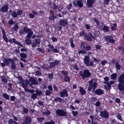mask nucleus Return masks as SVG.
<instances>
[{"label":"nucleus","mask_w":124,"mask_h":124,"mask_svg":"<svg viewBox=\"0 0 124 124\" xmlns=\"http://www.w3.org/2000/svg\"><path fill=\"white\" fill-rule=\"evenodd\" d=\"M79 73L80 76L82 77V79L83 80L89 77L91 75V72L87 69L84 70L83 73L82 71H80L79 72Z\"/></svg>","instance_id":"nucleus-1"},{"label":"nucleus","mask_w":124,"mask_h":124,"mask_svg":"<svg viewBox=\"0 0 124 124\" xmlns=\"http://www.w3.org/2000/svg\"><path fill=\"white\" fill-rule=\"evenodd\" d=\"M89 57L88 56H85L84 59V62L85 65L87 66H94V64L92 62H90Z\"/></svg>","instance_id":"nucleus-2"},{"label":"nucleus","mask_w":124,"mask_h":124,"mask_svg":"<svg viewBox=\"0 0 124 124\" xmlns=\"http://www.w3.org/2000/svg\"><path fill=\"white\" fill-rule=\"evenodd\" d=\"M113 38V37L110 35H107L104 38L105 41H107L108 43H110L112 44L115 42V40Z\"/></svg>","instance_id":"nucleus-3"},{"label":"nucleus","mask_w":124,"mask_h":124,"mask_svg":"<svg viewBox=\"0 0 124 124\" xmlns=\"http://www.w3.org/2000/svg\"><path fill=\"white\" fill-rule=\"evenodd\" d=\"M13 59L10 58H4L3 60V63H1L0 64L1 66L3 68L5 66H8L9 65L11 62H12Z\"/></svg>","instance_id":"nucleus-4"},{"label":"nucleus","mask_w":124,"mask_h":124,"mask_svg":"<svg viewBox=\"0 0 124 124\" xmlns=\"http://www.w3.org/2000/svg\"><path fill=\"white\" fill-rule=\"evenodd\" d=\"M21 84L23 88H24L25 91L28 92L30 93H33L35 92V91L34 90L31 89L30 90L27 88V85L26 84H25L24 80L22 81Z\"/></svg>","instance_id":"nucleus-5"},{"label":"nucleus","mask_w":124,"mask_h":124,"mask_svg":"<svg viewBox=\"0 0 124 124\" xmlns=\"http://www.w3.org/2000/svg\"><path fill=\"white\" fill-rule=\"evenodd\" d=\"M56 113L58 116H67L66 112L62 109H57L56 111Z\"/></svg>","instance_id":"nucleus-6"},{"label":"nucleus","mask_w":124,"mask_h":124,"mask_svg":"<svg viewBox=\"0 0 124 124\" xmlns=\"http://www.w3.org/2000/svg\"><path fill=\"white\" fill-rule=\"evenodd\" d=\"M59 95L61 97H67L68 95L67 90L66 89H63L62 91H61L59 93Z\"/></svg>","instance_id":"nucleus-7"},{"label":"nucleus","mask_w":124,"mask_h":124,"mask_svg":"<svg viewBox=\"0 0 124 124\" xmlns=\"http://www.w3.org/2000/svg\"><path fill=\"white\" fill-rule=\"evenodd\" d=\"M25 120L22 124H30L31 122V119L29 116H26L25 117Z\"/></svg>","instance_id":"nucleus-8"},{"label":"nucleus","mask_w":124,"mask_h":124,"mask_svg":"<svg viewBox=\"0 0 124 124\" xmlns=\"http://www.w3.org/2000/svg\"><path fill=\"white\" fill-rule=\"evenodd\" d=\"M34 41L32 42L31 44V46L32 47H35L37 45L40 44V39H35Z\"/></svg>","instance_id":"nucleus-9"},{"label":"nucleus","mask_w":124,"mask_h":124,"mask_svg":"<svg viewBox=\"0 0 124 124\" xmlns=\"http://www.w3.org/2000/svg\"><path fill=\"white\" fill-rule=\"evenodd\" d=\"M100 114L102 117L108 118L109 117V115L108 112L106 110L100 112Z\"/></svg>","instance_id":"nucleus-10"},{"label":"nucleus","mask_w":124,"mask_h":124,"mask_svg":"<svg viewBox=\"0 0 124 124\" xmlns=\"http://www.w3.org/2000/svg\"><path fill=\"white\" fill-rule=\"evenodd\" d=\"M1 30L3 35V38L4 39L6 42L7 43L8 42V39L6 35L5 31L3 29H2Z\"/></svg>","instance_id":"nucleus-11"},{"label":"nucleus","mask_w":124,"mask_h":124,"mask_svg":"<svg viewBox=\"0 0 124 124\" xmlns=\"http://www.w3.org/2000/svg\"><path fill=\"white\" fill-rule=\"evenodd\" d=\"M94 93L98 95H100L103 94V91L101 89H96Z\"/></svg>","instance_id":"nucleus-12"},{"label":"nucleus","mask_w":124,"mask_h":124,"mask_svg":"<svg viewBox=\"0 0 124 124\" xmlns=\"http://www.w3.org/2000/svg\"><path fill=\"white\" fill-rule=\"evenodd\" d=\"M95 2V0H87V5L88 8H90L92 6L93 3Z\"/></svg>","instance_id":"nucleus-13"},{"label":"nucleus","mask_w":124,"mask_h":124,"mask_svg":"<svg viewBox=\"0 0 124 124\" xmlns=\"http://www.w3.org/2000/svg\"><path fill=\"white\" fill-rule=\"evenodd\" d=\"M8 5H5L1 8L0 10L2 12H6L8 11Z\"/></svg>","instance_id":"nucleus-14"},{"label":"nucleus","mask_w":124,"mask_h":124,"mask_svg":"<svg viewBox=\"0 0 124 124\" xmlns=\"http://www.w3.org/2000/svg\"><path fill=\"white\" fill-rule=\"evenodd\" d=\"M119 82L121 84L124 83V74H121L119 76L118 80Z\"/></svg>","instance_id":"nucleus-15"},{"label":"nucleus","mask_w":124,"mask_h":124,"mask_svg":"<svg viewBox=\"0 0 124 124\" xmlns=\"http://www.w3.org/2000/svg\"><path fill=\"white\" fill-rule=\"evenodd\" d=\"M15 62L13 60L11 62V68L12 70H15L16 69V66L15 64Z\"/></svg>","instance_id":"nucleus-16"},{"label":"nucleus","mask_w":124,"mask_h":124,"mask_svg":"<svg viewBox=\"0 0 124 124\" xmlns=\"http://www.w3.org/2000/svg\"><path fill=\"white\" fill-rule=\"evenodd\" d=\"M12 41H13V42L14 43L18 45L21 47H23V46L22 44L16 41L15 39L13 38L12 39Z\"/></svg>","instance_id":"nucleus-17"},{"label":"nucleus","mask_w":124,"mask_h":124,"mask_svg":"<svg viewBox=\"0 0 124 124\" xmlns=\"http://www.w3.org/2000/svg\"><path fill=\"white\" fill-rule=\"evenodd\" d=\"M79 91L81 94L83 95H85L86 93V91L82 87H80Z\"/></svg>","instance_id":"nucleus-18"},{"label":"nucleus","mask_w":124,"mask_h":124,"mask_svg":"<svg viewBox=\"0 0 124 124\" xmlns=\"http://www.w3.org/2000/svg\"><path fill=\"white\" fill-rule=\"evenodd\" d=\"M48 46L49 47V48L48 49L47 52L49 53L52 51V50L54 48L53 46V45H51L50 44H49Z\"/></svg>","instance_id":"nucleus-19"},{"label":"nucleus","mask_w":124,"mask_h":124,"mask_svg":"<svg viewBox=\"0 0 124 124\" xmlns=\"http://www.w3.org/2000/svg\"><path fill=\"white\" fill-rule=\"evenodd\" d=\"M28 33L27 35L26 38L30 39L33 34V32L31 30V31H30V32H29Z\"/></svg>","instance_id":"nucleus-20"},{"label":"nucleus","mask_w":124,"mask_h":124,"mask_svg":"<svg viewBox=\"0 0 124 124\" xmlns=\"http://www.w3.org/2000/svg\"><path fill=\"white\" fill-rule=\"evenodd\" d=\"M105 84H106L108 85V86L106 85L104 86L105 88L107 90H109L111 87V85L109 84V82H105Z\"/></svg>","instance_id":"nucleus-21"},{"label":"nucleus","mask_w":124,"mask_h":124,"mask_svg":"<svg viewBox=\"0 0 124 124\" xmlns=\"http://www.w3.org/2000/svg\"><path fill=\"white\" fill-rule=\"evenodd\" d=\"M23 30L24 33H28L30 31H31V30L29 28H27L26 26H24L23 28Z\"/></svg>","instance_id":"nucleus-22"},{"label":"nucleus","mask_w":124,"mask_h":124,"mask_svg":"<svg viewBox=\"0 0 124 124\" xmlns=\"http://www.w3.org/2000/svg\"><path fill=\"white\" fill-rule=\"evenodd\" d=\"M54 100L56 102H62L63 101V100L60 97H57L55 98L54 99Z\"/></svg>","instance_id":"nucleus-23"},{"label":"nucleus","mask_w":124,"mask_h":124,"mask_svg":"<svg viewBox=\"0 0 124 124\" xmlns=\"http://www.w3.org/2000/svg\"><path fill=\"white\" fill-rule=\"evenodd\" d=\"M61 26H58L57 28V29L59 31H60L62 29V27L64 26H66V25H67L68 24H59Z\"/></svg>","instance_id":"nucleus-24"},{"label":"nucleus","mask_w":124,"mask_h":124,"mask_svg":"<svg viewBox=\"0 0 124 124\" xmlns=\"http://www.w3.org/2000/svg\"><path fill=\"white\" fill-rule=\"evenodd\" d=\"M121 83H119L118 85V88L120 90L123 91L124 89V86L122 85Z\"/></svg>","instance_id":"nucleus-25"},{"label":"nucleus","mask_w":124,"mask_h":124,"mask_svg":"<svg viewBox=\"0 0 124 124\" xmlns=\"http://www.w3.org/2000/svg\"><path fill=\"white\" fill-rule=\"evenodd\" d=\"M84 37L85 38H86L85 39L89 41H91L92 40V39L91 37L90 36H87V34H85V36H84Z\"/></svg>","instance_id":"nucleus-26"},{"label":"nucleus","mask_w":124,"mask_h":124,"mask_svg":"<svg viewBox=\"0 0 124 124\" xmlns=\"http://www.w3.org/2000/svg\"><path fill=\"white\" fill-rule=\"evenodd\" d=\"M87 44L86 43L83 42L82 43L81 45L80 48L82 49H84L85 48L86 46L87 45Z\"/></svg>","instance_id":"nucleus-27"},{"label":"nucleus","mask_w":124,"mask_h":124,"mask_svg":"<svg viewBox=\"0 0 124 124\" xmlns=\"http://www.w3.org/2000/svg\"><path fill=\"white\" fill-rule=\"evenodd\" d=\"M97 86V84L96 82H94L93 84V89L92 90V92H95V90L96 89V87Z\"/></svg>","instance_id":"nucleus-28"},{"label":"nucleus","mask_w":124,"mask_h":124,"mask_svg":"<svg viewBox=\"0 0 124 124\" xmlns=\"http://www.w3.org/2000/svg\"><path fill=\"white\" fill-rule=\"evenodd\" d=\"M53 92V91L49 90H46V96H49Z\"/></svg>","instance_id":"nucleus-29"},{"label":"nucleus","mask_w":124,"mask_h":124,"mask_svg":"<svg viewBox=\"0 0 124 124\" xmlns=\"http://www.w3.org/2000/svg\"><path fill=\"white\" fill-rule=\"evenodd\" d=\"M64 79L66 82H69L70 80V77L67 76H65L64 78Z\"/></svg>","instance_id":"nucleus-30"},{"label":"nucleus","mask_w":124,"mask_h":124,"mask_svg":"<svg viewBox=\"0 0 124 124\" xmlns=\"http://www.w3.org/2000/svg\"><path fill=\"white\" fill-rule=\"evenodd\" d=\"M117 74L114 73L112 74L111 75V78L112 79L115 80L117 78Z\"/></svg>","instance_id":"nucleus-31"},{"label":"nucleus","mask_w":124,"mask_h":124,"mask_svg":"<svg viewBox=\"0 0 124 124\" xmlns=\"http://www.w3.org/2000/svg\"><path fill=\"white\" fill-rule=\"evenodd\" d=\"M3 96L6 99L9 100V95L5 93H4L2 94Z\"/></svg>","instance_id":"nucleus-32"},{"label":"nucleus","mask_w":124,"mask_h":124,"mask_svg":"<svg viewBox=\"0 0 124 124\" xmlns=\"http://www.w3.org/2000/svg\"><path fill=\"white\" fill-rule=\"evenodd\" d=\"M61 73L62 74L65 76H67L69 74V72L67 71L64 70H62V71H61Z\"/></svg>","instance_id":"nucleus-33"},{"label":"nucleus","mask_w":124,"mask_h":124,"mask_svg":"<svg viewBox=\"0 0 124 124\" xmlns=\"http://www.w3.org/2000/svg\"><path fill=\"white\" fill-rule=\"evenodd\" d=\"M30 81L32 82V84L33 85H37L38 84V82L36 80L34 79H31Z\"/></svg>","instance_id":"nucleus-34"},{"label":"nucleus","mask_w":124,"mask_h":124,"mask_svg":"<svg viewBox=\"0 0 124 124\" xmlns=\"http://www.w3.org/2000/svg\"><path fill=\"white\" fill-rule=\"evenodd\" d=\"M35 92L37 96L38 95L40 96L42 94V92L41 91L39 90H36Z\"/></svg>","instance_id":"nucleus-35"},{"label":"nucleus","mask_w":124,"mask_h":124,"mask_svg":"<svg viewBox=\"0 0 124 124\" xmlns=\"http://www.w3.org/2000/svg\"><path fill=\"white\" fill-rule=\"evenodd\" d=\"M91 49V47L87 44V45L85 47V48H84V50H85L86 51H86H88L90 50Z\"/></svg>","instance_id":"nucleus-36"},{"label":"nucleus","mask_w":124,"mask_h":124,"mask_svg":"<svg viewBox=\"0 0 124 124\" xmlns=\"http://www.w3.org/2000/svg\"><path fill=\"white\" fill-rule=\"evenodd\" d=\"M32 93V94H31V98L34 100L36 99L37 98V96L36 93Z\"/></svg>","instance_id":"nucleus-37"},{"label":"nucleus","mask_w":124,"mask_h":124,"mask_svg":"<svg viewBox=\"0 0 124 124\" xmlns=\"http://www.w3.org/2000/svg\"><path fill=\"white\" fill-rule=\"evenodd\" d=\"M18 24H15L14 25V27L12 28L13 30L17 32L18 31Z\"/></svg>","instance_id":"nucleus-38"},{"label":"nucleus","mask_w":124,"mask_h":124,"mask_svg":"<svg viewBox=\"0 0 124 124\" xmlns=\"http://www.w3.org/2000/svg\"><path fill=\"white\" fill-rule=\"evenodd\" d=\"M86 53V51L84 49L79 50L78 51V54H85Z\"/></svg>","instance_id":"nucleus-39"},{"label":"nucleus","mask_w":124,"mask_h":124,"mask_svg":"<svg viewBox=\"0 0 124 124\" xmlns=\"http://www.w3.org/2000/svg\"><path fill=\"white\" fill-rule=\"evenodd\" d=\"M21 58H26L27 57L26 54L23 53H21L20 54Z\"/></svg>","instance_id":"nucleus-40"},{"label":"nucleus","mask_w":124,"mask_h":124,"mask_svg":"<svg viewBox=\"0 0 124 124\" xmlns=\"http://www.w3.org/2000/svg\"><path fill=\"white\" fill-rule=\"evenodd\" d=\"M60 8L58 7V6L56 5L55 4H53V6L52 7L53 9L56 11L57 9H59Z\"/></svg>","instance_id":"nucleus-41"},{"label":"nucleus","mask_w":124,"mask_h":124,"mask_svg":"<svg viewBox=\"0 0 124 124\" xmlns=\"http://www.w3.org/2000/svg\"><path fill=\"white\" fill-rule=\"evenodd\" d=\"M115 66L117 69L120 70L121 69V67L119 64V63L116 62V63Z\"/></svg>","instance_id":"nucleus-42"},{"label":"nucleus","mask_w":124,"mask_h":124,"mask_svg":"<svg viewBox=\"0 0 124 124\" xmlns=\"http://www.w3.org/2000/svg\"><path fill=\"white\" fill-rule=\"evenodd\" d=\"M70 46L72 48H74L75 47L74 44L73 43V40L72 39H70Z\"/></svg>","instance_id":"nucleus-43"},{"label":"nucleus","mask_w":124,"mask_h":124,"mask_svg":"<svg viewBox=\"0 0 124 124\" xmlns=\"http://www.w3.org/2000/svg\"><path fill=\"white\" fill-rule=\"evenodd\" d=\"M77 3L78 5L80 7H82L83 6V4L81 2L78 0L77 1Z\"/></svg>","instance_id":"nucleus-44"},{"label":"nucleus","mask_w":124,"mask_h":124,"mask_svg":"<svg viewBox=\"0 0 124 124\" xmlns=\"http://www.w3.org/2000/svg\"><path fill=\"white\" fill-rule=\"evenodd\" d=\"M25 41L27 45H29L31 44V41L30 39H26L25 40Z\"/></svg>","instance_id":"nucleus-45"},{"label":"nucleus","mask_w":124,"mask_h":124,"mask_svg":"<svg viewBox=\"0 0 124 124\" xmlns=\"http://www.w3.org/2000/svg\"><path fill=\"white\" fill-rule=\"evenodd\" d=\"M37 50L39 52H41L42 53H44V51L43 49H42L41 48H37Z\"/></svg>","instance_id":"nucleus-46"},{"label":"nucleus","mask_w":124,"mask_h":124,"mask_svg":"<svg viewBox=\"0 0 124 124\" xmlns=\"http://www.w3.org/2000/svg\"><path fill=\"white\" fill-rule=\"evenodd\" d=\"M11 15L14 18H16L18 16L17 13L15 11L12 12L11 14Z\"/></svg>","instance_id":"nucleus-47"},{"label":"nucleus","mask_w":124,"mask_h":124,"mask_svg":"<svg viewBox=\"0 0 124 124\" xmlns=\"http://www.w3.org/2000/svg\"><path fill=\"white\" fill-rule=\"evenodd\" d=\"M103 29L105 32H108L109 31L108 28V26H104L103 28Z\"/></svg>","instance_id":"nucleus-48"},{"label":"nucleus","mask_w":124,"mask_h":124,"mask_svg":"<svg viewBox=\"0 0 124 124\" xmlns=\"http://www.w3.org/2000/svg\"><path fill=\"white\" fill-rule=\"evenodd\" d=\"M2 81L4 83H7V79L5 77H1Z\"/></svg>","instance_id":"nucleus-49"},{"label":"nucleus","mask_w":124,"mask_h":124,"mask_svg":"<svg viewBox=\"0 0 124 124\" xmlns=\"http://www.w3.org/2000/svg\"><path fill=\"white\" fill-rule=\"evenodd\" d=\"M45 124H55V122L53 120H51L49 122H45Z\"/></svg>","instance_id":"nucleus-50"},{"label":"nucleus","mask_w":124,"mask_h":124,"mask_svg":"<svg viewBox=\"0 0 124 124\" xmlns=\"http://www.w3.org/2000/svg\"><path fill=\"white\" fill-rule=\"evenodd\" d=\"M72 114L74 116H76L78 115V112L77 111H72Z\"/></svg>","instance_id":"nucleus-51"},{"label":"nucleus","mask_w":124,"mask_h":124,"mask_svg":"<svg viewBox=\"0 0 124 124\" xmlns=\"http://www.w3.org/2000/svg\"><path fill=\"white\" fill-rule=\"evenodd\" d=\"M80 35L81 36H85V34H86L84 30H83L81 32L79 33Z\"/></svg>","instance_id":"nucleus-52"},{"label":"nucleus","mask_w":124,"mask_h":124,"mask_svg":"<svg viewBox=\"0 0 124 124\" xmlns=\"http://www.w3.org/2000/svg\"><path fill=\"white\" fill-rule=\"evenodd\" d=\"M48 78L50 80H52L53 77V74L52 73L48 74Z\"/></svg>","instance_id":"nucleus-53"},{"label":"nucleus","mask_w":124,"mask_h":124,"mask_svg":"<svg viewBox=\"0 0 124 124\" xmlns=\"http://www.w3.org/2000/svg\"><path fill=\"white\" fill-rule=\"evenodd\" d=\"M51 39L52 41L54 42H56L58 40L57 38L54 37H52Z\"/></svg>","instance_id":"nucleus-54"},{"label":"nucleus","mask_w":124,"mask_h":124,"mask_svg":"<svg viewBox=\"0 0 124 124\" xmlns=\"http://www.w3.org/2000/svg\"><path fill=\"white\" fill-rule=\"evenodd\" d=\"M28 112V109L25 108H23V112L25 114H27Z\"/></svg>","instance_id":"nucleus-55"},{"label":"nucleus","mask_w":124,"mask_h":124,"mask_svg":"<svg viewBox=\"0 0 124 124\" xmlns=\"http://www.w3.org/2000/svg\"><path fill=\"white\" fill-rule=\"evenodd\" d=\"M49 66L50 68H52L55 67V66L54 65L53 62H51L50 63V64L49 65Z\"/></svg>","instance_id":"nucleus-56"},{"label":"nucleus","mask_w":124,"mask_h":124,"mask_svg":"<svg viewBox=\"0 0 124 124\" xmlns=\"http://www.w3.org/2000/svg\"><path fill=\"white\" fill-rule=\"evenodd\" d=\"M54 62H53L55 66V65H56L59 64V62H60V61H58L57 60H55Z\"/></svg>","instance_id":"nucleus-57"},{"label":"nucleus","mask_w":124,"mask_h":124,"mask_svg":"<svg viewBox=\"0 0 124 124\" xmlns=\"http://www.w3.org/2000/svg\"><path fill=\"white\" fill-rule=\"evenodd\" d=\"M116 117L119 120L121 121H122V119L121 116L120 114H119L118 115H117L116 116Z\"/></svg>","instance_id":"nucleus-58"},{"label":"nucleus","mask_w":124,"mask_h":124,"mask_svg":"<svg viewBox=\"0 0 124 124\" xmlns=\"http://www.w3.org/2000/svg\"><path fill=\"white\" fill-rule=\"evenodd\" d=\"M44 119V117H39L38 118V120L39 122H42Z\"/></svg>","instance_id":"nucleus-59"},{"label":"nucleus","mask_w":124,"mask_h":124,"mask_svg":"<svg viewBox=\"0 0 124 124\" xmlns=\"http://www.w3.org/2000/svg\"><path fill=\"white\" fill-rule=\"evenodd\" d=\"M17 13L18 16H20L22 14L23 12L21 10H19L17 11Z\"/></svg>","instance_id":"nucleus-60"},{"label":"nucleus","mask_w":124,"mask_h":124,"mask_svg":"<svg viewBox=\"0 0 124 124\" xmlns=\"http://www.w3.org/2000/svg\"><path fill=\"white\" fill-rule=\"evenodd\" d=\"M52 50V51L54 52L55 53H59V51L56 48H53V49Z\"/></svg>","instance_id":"nucleus-61"},{"label":"nucleus","mask_w":124,"mask_h":124,"mask_svg":"<svg viewBox=\"0 0 124 124\" xmlns=\"http://www.w3.org/2000/svg\"><path fill=\"white\" fill-rule=\"evenodd\" d=\"M100 102L99 101H98L95 103V105L97 107H99L100 105Z\"/></svg>","instance_id":"nucleus-62"},{"label":"nucleus","mask_w":124,"mask_h":124,"mask_svg":"<svg viewBox=\"0 0 124 124\" xmlns=\"http://www.w3.org/2000/svg\"><path fill=\"white\" fill-rule=\"evenodd\" d=\"M73 67L74 69L76 70H79L76 64H75L73 65Z\"/></svg>","instance_id":"nucleus-63"},{"label":"nucleus","mask_w":124,"mask_h":124,"mask_svg":"<svg viewBox=\"0 0 124 124\" xmlns=\"http://www.w3.org/2000/svg\"><path fill=\"white\" fill-rule=\"evenodd\" d=\"M93 85H89L88 88L89 91H90L93 88Z\"/></svg>","instance_id":"nucleus-64"}]
</instances>
